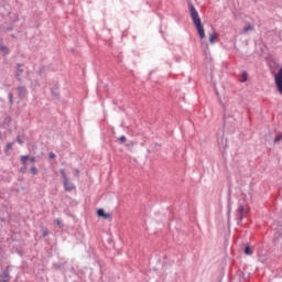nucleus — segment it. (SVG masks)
I'll return each instance as SVG.
<instances>
[{"mask_svg": "<svg viewBox=\"0 0 282 282\" xmlns=\"http://www.w3.org/2000/svg\"><path fill=\"white\" fill-rule=\"evenodd\" d=\"M188 9H189V17L197 30L199 39L202 40L206 39V31L204 30V24H202L199 12H197V9H195V6L193 4H188Z\"/></svg>", "mask_w": 282, "mask_h": 282, "instance_id": "nucleus-1", "label": "nucleus"}, {"mask_svg": "<svg viewBox=\"0 0 282 282\" xmlns=\"http://www.w3.org/2000/svg\"><path fill=\"white\" fill-rule=\"evenodd\" d=\"M64 184V189L66 193H72V191H76V185L69 181V176L65 173V170L59 171Z\"/></svg>", "mask_w": 282, "mask_h": 282, "instance_id": "nucleus-2", "label": "nucleus"}, {"mask_svg": "<svg viewBox=\"0 0 282 282\" xmlns=\"http://www.w3.org/2000/svg\"><path fill=\"white\" fill-rule=\"evenodd\" d=\"M237 221H243V218L246 217V215H248V209H246V207H243V205H239L237 208Z\"/></svg>", "mask_w": 282, "mask_h": 282, "instance_id": "nucleus-3", "label": "nucleus"}, {"mask_svg": "<svg viewBox=\"0 0 282 282\" xmlns=\"http://www.w3.org/2000/svg\"><path fill=\"white\" fill-rule=\"evenodd\" d=\"M17 89H18V96L20 100H23V98L28 96V88H25V86H19Z\"/></svg>", "mask_w": 282, "mask_h": 282, "instance_id": "nucleus-4", "label": "nucleus"}, {"mask_svg": "<svg viewBox=\"0 0 282 282\" xmlns=\"http://www.w3.org/2000/svg\"><path fill=\"white\" fill-rule=\"evenodd\" d=\"M0 282H10V271L8 269L0 275Z\"/></svg>", "mask_w": 282, "mask_h": 282, "instance_id": "nucleus-5", "label": "nucleus"}, {"mask_svg": "<svg viewBox=\"0 0 282 282\" xmlns=\"http://www.w3.org/2000/svg\"><path fill=\"white\" fill-rule=\"evenodd\" d=\"M218 41H219V35L216 32L209 34L210 45H215V43H217Z\"/></svg>", "mask_w": 282, "mask_h": 282, "instance_id": "nucleus-6", "label": "nucleus"}, {"mask_svg": "<svg viewBox=\"0 0 282 282\" xmlns=\"http://www.w3.org/2000/svg\"><path fill=\"white\" fill-rule=\"evenodd\" d=\"M98 217H102L104 219H109L110 215L105 213V209L97 210Z\"/></svg>", "mask_w": 282, "mask_h": 282, "instance_id": "nucleus-7", "label": "nucleus"}, {"mask_svg": "<svg viewBox=\"0 0 282 282\" xmlns=\"http://www.w3.org/2000/svg\"><path fill=\"white\" fill-rule=\"evenodd\" d=\"M22 73H23V65L18 64L17 65V78H18V80H19V77L21 76Z\"/></svg>", "mask_w": 282, "mask_h": 282, "instance_id": "nucleus-8", "label": "nucleus"}, {"mask_svg": "<svg viewBox=\"0 0 282 282\" xmlns=\"http://www.w3.org/2000/svg\"><path fill=\"white\" fill-rule=\"evenodd\" d=\"M30 160V155H22L21 156V162L23 164V169H28L26 162Z\"/></svg>", "mask_w": 282, "mask_h": 282, "instance_id": "nucleus-9", "label": "nucleus"}, {"mask_svg": "<svg viewBox=\"0 0 282 282\" xmlns=\"http://www.w3.org/2000/svg\"><path fill=\"white\" fill-rule=\"evenodd\" d=\"M0 52H2V54H4V56L10 54V50L8 48V46H6L3 44L0 45Z\"/></svg>", "mask_w": 282, "mask_h": 282, "instance_id": "nucleus-10", "label": "nucleus"}, {"mask_svg": "<svg viewBox=\"0 0 282 282\" xmlns=\"http://www.w3.org/2000/svg\"><path fill=\"white\" fill-rule=\"evenodd\" d=\"M248 80V73L243 70L240 75V83H246Z\"/></svg>", "mask_w": 282, "mask_h": 282, "instance_id": "nucleus-11", "label": "nucleus"}, {"mask_svg": "<svg viewBox=\"0 0 282 282\" xmlns=\"http://www.w3.org/2000/svg\"><path fill=\"white\" fill-rule=\"evenodd\" d=\"M252 30H254V26L250 25V24H247L245 28H243V33L245 34H248V32H252Z\"/></svg>", "mask_w": 282, "mask_h": 282, "instance_id": "nucleus-12", "label": "nucleus"}, {"mask_svg": "<svg viewBox=\"0 0 282 282\" xmlns=\"http://www.w3.org/2000/svg\"><path fill=\"white\" fill-rule=\"evenodd\" d=\"M252 253H253L252 248H250V246L247 245L245 247V254L251 256Z\"/></svg>", "mask_w": 282, "mask_h": 282, "instance_id": "nucleus-13", "label": "nucleus"}, {"mask_svg": "<svg viewBox=\"0 0 282 282\" xmlns=\"http://www.w3.org/2000/svg\"><path fill=\"white\" fill-rule=\"evenodd\" d=\"M12 147H14V142L7 143L4 151H7V152L10 151V149H12Z\"/></svg>", "mask_w": 282, "mask_h": 282, "instance_id": "nucleus-14", "label": "nucleus"}, {"mask_svg": "<svg viewBox=\"0 0 282 282\" xmlns=\"http://www.w3.org/2000/svg\"><path fill=\"white\" fill-rule=\"evenodd\" d=\"M31 173H32V175H39V169H36V166H32Z\"/></svg>", "mask_w": 282, "mask_h": 282, "instance_id": "nucleus-15", "label": "nucleus"}, {"mask_svg": "<svg viewBox=\"0 0 282 282\" xmlns=\"http://www.w3.org/2000/svg\"><path fill=\"white\" fill-rule=\"evenodd\" d=\"M281 140H282V134L279 133L275 135L274 143L276 144V142H281Z\"/></svg>", "mask_w": 282, "mask_h": 282, "instance_id": "nucleus-16", "label": "nucleus"}, {"mask_svg": "<svg viewBox=\"0 0 282 282\" xmlns=\"http://www.w3.org/2000/svg\"><path fill=\"white\" fill-rule=\"evenodd\" d=\"M8 98H9V101H10V105H12L14 101H13V95L12 93H9L8 94Z\"/></svg>", "mask_w": 282, "mask_h": 282, "instance_id": "nucleus-17", "label": "nucleus"}, {"mask_svg": "<svg viewBox=\"0 0 282 282\" xmlns=\"http://www.w3.org/2000/svg\"><path fill=\"white\" fill-rule=\"evenodd\" d=\"M42 232H43V237H47V235H50V231L47 230V228H42Z\"/></svg>", "mask_w": 282, "mask_h": 282, "instance_id": "nucleus-18", "label": "nucleus"}, {"mask_svg": "<svg viewBox=\"0 0 282 282\" xmlns=\"http://www.w3.org/2000/svg\"><path fill=\"white\" fill-rule=\"evenodd\" d=\"M119 141H120L121 143H124V142H127V137H124V135H121V137L119 138Z\"/></svg>", "mask_w": 282, "mask_h": 282, "instance_id": "nucleus-19", "label": "nucleus"}, {"mask_svg": "<svg viewBox=\"0 0 282 282\" xmlns=\"http://www.w3.org/2000/svg\"><path fill=\"white\" fill-rule=\"evenodd\" d=\"M17 142L18 144H23V139H21V135L17 137Z\"/></svg>", "mask_w": 282, "mask_h": 282, "instance_id": "nucleus-20", "label": "nucleus"}, {"mask_svg": "<svg viewBox=\"0 0 282 282\" xmlns=\"http://www.w3.org/2000/svg\"><path fill=\"white\" fill-rule=\"evenodd\" d=\"M48 158H50V160H54V158H56V154H54V152H51V153H48Z\"/></svg>", "mask_w": 282, "mask_h": 282, "instance_id": "nucleus-21", "label": "nucleus"}, {"mask_svg": "<svg viewBox=\"0 0 282 282\" xmlns=\"http://www.w3.org/2000/svg\"><path fill=\"white\" fill-rule=\"evenodd\" d=\"M28 160H30V162H36V159L34 156H32V158L29 156Z\"/></svg>", "mask_w": 282, "mask_h": 282, "instance_id": "nucleus-22", "label": "nucleus"}, {"mask_svg": "<svg viewBox=\"0 0 282 282\" xmlns=\"http://www.w3.org/2000/svg\"><path fill=\"white\" fill-rule=\"evenodd\" d=\"M56 223H57V226H61V220L57 219Z\"/></svg>", "mask_w": 282, "mask_h": 282, "instance_id": "nucleus-23", "label": "nucleus"}]
</instances>
